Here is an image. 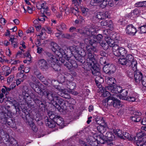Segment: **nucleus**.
I'll use <instances>...</instances> for the list:
<instances>
[{"label": "nucleus", "instance_id": "obj_1", "mask_svg": "<svg viewBox=\"0 0 146 146\" xmlns=\"http://www.w3.org/2000/svg\"><path fill=\"white\" fill-rule=\"evenodd\" d=\"M45 94H46V96H45L59 112H63V110L66 109V104L61 98L58 96V94H54L53 93L49 92H47Z\"/></svg>", "mask_w": 146, "mask_h": 146}, {"label": "nucleus", "instance_id": "obj_2", "mask_svg": "<svg viewBox=\"0 0 146 146\" xmlns=\"http://www.w3.org/2000/svg\"><path fill=\"white\" fill-rule=\"evenodd\" d=\"M119 63L123 66H128L135 71L137 69V62L131 54L127 55L126 58H121L119 59Z\"/></svg>", "mask_w": 146, "mask_h": 146}, {"label": "nucleus", "instance_id": "obj_3", "mask_svg": "<svg viewBox=\"0 0 146 146\" xmlns=\"http://www.w3.org/2000/svg\"><path fill=\"white\" fill-rule=\"evenodd\" d=\"M87 51L88 52L85 55L87 63L86 66L89 68H91L93 66H96V62L93 53L96 52L98 50L95 46H92L88 48Z\"/></svg>", "mask_w": 146, "mask_h": 146}, {"label": "nucleus", "instance_id": "obj_4", "mask_svg": "<svg viewBox=\"0 0 146 146\" xmlns=\"http://www.w3.org/2000/svg\"><path fill=\"white\" fill-rule=\"evenodd\" d=\"M76 31L80 33L82 36H90L91 38L95 39L97 42L98 41L101 40L103 38L102 36L100 34L96 36L95 35L96 33L95 29L93 27L83 29H79L77 30Z\"/></svg>", "mask_w": 146, "mask_h": 146}, {"label": "nucleus", "instance_id": "obj_5", "mask_svg": "<svg viewBox=\"0 0 146 146\" xmlns=\"http://www.w3.org/2000/svg\"><path fill=\"white\" fill-rule=\"evenodd\" d=\"M53 82H57L55 80H53L51 81V84L55 88V89L54 90H45L44 91L42 92V95H44V96H46V94H45L47 92H49L51 93H53L54 94H58V96L60 97L59 96H64L62 95V94L61 93L64 94V95H66L67 94V90L65 89H62L59 86H58L55 85H54Z\"/></svg>", "mask_w": 146, "mask_h": 146}, {"label": "nucleus", "instance_id": "obj_6", "mask_svg": "<svg viewBox=\"0 0 146 146\" xmlns=\"http://www.w3.org/2000/svg\"><path fill=\"white\" fill-rule=\"evenodd\" d=\"M47 60L49 63L50 66H51L55 71H59L60 70V67L56 64V62L57 61L55 56L51 53L47 52Z\"/></svg>", "mask_w": 146, "mask_h": 146}, {"label": "nucleus", "instance_id": "obj_7", "mask_svg": "<svg viewBox=\"0 0 146 146\" xmlns=\"http://www.w3.org/2000/svg\"><path fill=\"white\" fill-rule=\"evenodd\" d=\"M113 54L116 56H121L119 59L121 58H125V56H127V51L125 49L122 47H119L117 44L114 45L113 48Z\"/></svg>", "mask_w": 146, "mask_h": 146}, {"label": "nucleus", "instance_id": "obj_8", "mask_svg": "<svg viewBox=\"0 0 146 146\" xmlns=\"http://www.w3.org/2000/svg\"><path fill=\"white\" fill-rule=\"evenodd\" d=\"M65 76H64L63 77H62L60 80L61 82H64L65 80V78H66L67 81L65 82L68 85V88L70 90L75 89L76 87V85L75 83L69 80L73 78L72 76L70 74L68 73L65 74Z\"/></svg>", "mask_w": 146, "mask_h": 146}, {"label": "nucleus", "instance_id": "obj_9", "mask_svg": "<svg viewBox=\"0 0 146 146\" xmlns=\"http://www.w3.org/2000/svg\"><path fill=\"white\" fill-rule=\"evenodd\" d=\"M60 61L69 70L72 69H73L77 67V64L74 60L67 58L64 60L62 58Z\"/></svg>", "mask_w": 146, "mask_h": 146}, {"label": "nucleus", "instance_id": "obj_10", "mask_svg": "<svg viewBox=\"0 0 146 146\" xmlns=\"http://www.w3.org/2000/svg\"><path fill=\"white\" fill-rule=\"evenodd\" d=\"M142 132L138 133L134 139L137 141L136 144L138 146H146V136Z\"/></svg>", "mask_w": 146, "mask_h": 146}, {"label": "nucleus", "instance_id": "obj_11", "mask_svg": "<svg viewBox=\"0 0 146 146\" xmlns=\"http://www.w3.org/2000/svg\"><path fill=\"white\" fill-rule=\"evenodd\" d=\"M114 44V41L110 37L106 36L105 37V41L101 43V45L105 50H107L109 47L113 48Z\"/></svg>", "mask_w": 146, "mask_h": 146}, {"label": "nucleus", "instance_id": "obj_12", "mask_svg": "<svg viewBox=\"0 0 146 146\" xmlns=\"http://www.w3.org/2000/svg\"><path fill=\"white\" fill-rule=\"evenodd\" d=\"M37 65L42 70H46L50 67L49 63L48 61L47 62L43 59H40L38 61Z\"/></svg>", "mask_w": 146, "mask_h": 146}, {"label": "nucleus", "instance_id": "obj_13", "mask_svg": "<svg viewBox=\"0 0 146 146\" xmlns=\"http://www.w3.org/2000/svg\"><path fill=\"white\" fill-rule=\"evenodd\" d=\"M0 136L3 142L12 143L11 139H13L11 137H10L9 135L5 132L3 129H0Z\"/></svg>", "mask_w": 146, "mask_h": 146}, {"label": "nucleus", "instance_id": "obj_14", "mask_svg": "<svg viewBox=\"0 0 146 146\" xmlns=\"http://www.w3.org/2000/svg\"><path fill=\"white\" fill-rule=\"evenodd\" d=\"M33 81L34 83L32 82L30 83L29 84L30 86L35 92L38 93H40L41 95L43 96L42 94V92H44V91H42L41 89L38 87V84L39 83L38 81L35 78H33Z\"/></svg>", "mask_w": 146, "mask_h": 146}, {"label": "nucleus", "instance_id": "obj_15", "mask_svg": "<svg viewBox=\"0 0 146 146\" xmlns=\"http://www.w3.org/2000/svg\"><path fill=\"white\" fill-rule=\"evenodd\" d=\"M106 89H108L114 94L122 92L123 90L121 87L117 86L115 85L108 86L106 88Z\"/></svg>", "mask_w": 146, "mask_h": 146}, {"label": "nucleus", "instance_id": "obj_16", "mask_svg": "<svg viewBox=\"0 0 146 146\" xmlns=\"http://www.w3.org/2000/svg\"><path fill=\"white\" fill-rule=\"evenodd\" d=\"M68 50L69 49L67 47H66L64 50L60 48L58 50L56 51V54L59 57H62L65 58L66 56L68 55Z\"/></svg>", "mask_w": 146, "mask_h": 146}, {"label": "nucleus", "instance_id": "obj_17", "mask_svg": "<svg viewBox=\"0 0 146 146\" xmlns=\"http://www.w3.org/2000/svg\"><path fill=\"white\" fill-rule=\"evenodd\" d=\"M137 31L136 28L132 24H129L126 26L125 32L127 34L129 35L134 36Z\"/></svg>", "mask_w": 146, "mask_h": 146}, {"label": "nucleus", "instance_id": "obj_18", "mask_svg": "<svg viewBox=\"0 0 146 146\" xmlns=\"http://www.w3.org/2000/svg\"><path fill=\"white\" fill-rule=\"evenodd\" d=\"M92 135L89 136L87 138V140L89 144L92 146H99L100 144L99 143L97 138L92 134Z\"/></svg>", "mask_w": 146, "mask_h": 146}, {"label": "nucleus", "instance_id": "obj_19", "mask_svg": "<svg viewBox=\"0 0 146 146\" xmlns=\"http://www.w3.org/2000/svg\"><path fill=\"white\" fill-rule=\"evenodd\" d=\"M82 50H83L79 46L74 45L69 47L68 51L70 53H71L76 56L79 54Z\"/></svg>", "mask_w": 146, "mask_h": 146}, {"label": "nucleus", "instance_id": "obj_20", "mask_svg": "<svg viewBox=\"0 0 146 146\" xmlns=\"http://www.w3.org/2000/svg\"><path fill=\"white\" fill-rule=\"evenodd\" d=\"M141 113L138 111H135L133 113L131 117H130V119L133 122H138L141 120L140 115Z\"/></svg>", "mask_w": 146, "mask_h": 146}, {"label": "nucleus", "instance_id": "obj_21", "mask_svg": "<svg viewBox=\"0 0 146 146\" xmlns=\"http://www.w3.org/2000/svg\"><path fill=\"white\" fill-rule=\"evenodd\" d=\"M26 120L30 127H31L32 129L34 132H36L37 130V129L34 123L33 122V119L32 117H31L30 115L27 114L26 115Z\"/></svg>", "mask_w": 146, "mask_h": 146}, {"label": "nucleus", "instance_id": "obj_22", "mask_svg": "<svg viewBox=\"0 0 146 146\" xmlns=\"http://www.w3.org/2000/svg\"><path fill=\"white\" fill-rule=\"evenodd\" d=\"M134 79L137 84H139L142 80L143 77V76L142 73L138 70L134 71Z\"/></svg>", "mask_w": 146, "mask_h": 146}, {"label": "nucleus", "instance_id": "obj_23", "mask_svg": "<svg viewBox=\"0 0 146 146\" xmlns=\"http://www.w3.org/2000/svg\"><path fill=\"white\" fill-rule=\"evenodd\" d=\"M97 132L96 131V133L92 132V134H94V135L97 138V140L98 141L99 143H100L104 144L107 142L106 139L105 138L104 136L102 135H98L97 134Z\"/></svg>", "mask_w": 146, "mask_h": 146}, {"label": "nucleus", "instance_id": "obj_24", "mask_svg": "<svg viewBox=\"0 0 146 146\" xmlns=\"http://www.w3.org/2000/svg\"><path fill=\"white\" fill-rule=\"evenodd\" d=\"M85 55V52L83 50L81 51L79 54L75 56L76 60L82 63H84L85 62L84 56Z\"/></svg>", "mask_w": 146, "mask_h": 146}, {"label": "nucleus", "instance_id": "obj_25", "mask_svg": "<svg viewBox=\"0 0 146 146\" xmlns=\"http://www.w3.org/2000/svg\"><path fill=\"white\" fill-rule=\"evenodd\" d=\"M106 0H92V3H94L93 5H96V4L99 5V7L102 9L106 7L107 3L105 2Z\"/></svg>", "mask_w": 146, "mask_h": 146}, {"label": "nucleus", "instance_id": "obj_26", "mask_svg": "<svg viewBox=\"0 0 146 146\" xmlns=\"http://www.w3.org/2000/svg\"><path fill=\"white\" fill-rule=\"evenodd\" d=\"M25 96H27V97H30V98L32 99L35 103L37 104V105L38 106H40V105H43V104L41 101L39 100L37 96L34 94H32L31 95L29 96L28 94H25Z\"/></svg>", "mask_w": 146, "mask_h": 146}, {"label": "nucleus", "instance_id": "obj_27", "mask_svg": "<svg viewBox=\"0 0 146 146\" xmlns=\"http://www.w3.org/2000/svg\"><path fill=\"white\" fill-rule=\"evenodd\" d=\"M85 38L84 40L85 43L86 44L92 45L93 44H96L97 42L95 39L91 38L90 36H82Z\"/></svg>", "mask_w": 146, "mask_h": 146}, {"label": "nucleus", "instance_id": "obj_28", "mask_svg": "<svg viewBox=\"0 0 146 146\" xmlns=\"http://www.w3.org/2000/svg\"><path fill=\"white\" fill-rule=\"evenodd\" d=\"M106 128V124L100 125L96 128H94L93 129L94 132L96 133V131L97 132H99V133H103L105 132Z\"/></svg>", "mask_w": 146, "mask_h": 146}, {"label": "nucleus", "instance_id": "obj_29", "mask_svg": "<svg viewBox=\"0 0 146 146\" xmlns=\"http://www.w3.org/2000/svg\"><path fill=\"white\" fill-rule=\"evenodd\" d=\"M96 66H93L91 68H89L91 70L92 74L94 75L96 77L102 76L101 74L99 71V69L98 67H96Z\"/></svg>", "mask_w": 146, "mask_h": 146}, {"label": "nucleus", "instance_id": "obj_30", "mask_svg": "<svg viewBox=\"0 0 146 146\" xmlns=\"http://www.w3.org/2000/svg\"><path fill=\"white\" fill-rule=\"evenodd\" d=\"M108 13L107 12L105 13L99 12L96 13V17L100 19H103L108 17Z\"/></svg>", "mask_w": 146, "mask_h": 146}, {"label": "nucleus", "instance_id": "obj_31", "mask_svg": "<svg viewBox=\"0 0 146 146\" xmlns=\"http://www.w3.org/2000/svg\"><path fill=\"white\" fill-rule=\"evenodd\" d=\"M101 25L102 27H109L111 28L113 27V23L110 20H107L102 21L101 22Z\"/></svg>", "mask_w": 146, "mask_h": 146}, {"label": "nucleus", "instance_id": "obj_32", "mask_svg": "<svg viewBox=\"0 0 146 146\" xmlns=\"http://www.w3.org/2000/svg\"><path fill=\"white\" fill-rule=\"evenodd\" d=\"M105 136L106 140L109 141H113L114 140L115 137L114 133L110 132H107Z\"/></svg>", "mask_w": 146, "mask_h": 146}, {"label": "nucleus", "instance_id": "obj_33", "mask_svg": "<svg viewBox=\"0 0 146 146\" xmlns=\"http://www.w3.org/2000/svg\"><path fill=\"white\" fill-rule=\"evenodd\" d=\"M117 96L116 94H110V96L106 99L109 106L113 105V100H114L115 98Z\"/></svg>", "mask_w": 146, "mask_h": 146}, {"label": "nucleus", "instance_id": "obj_34", "mask_svg": "<svg viewBox=\"0 0 146 146\" xmlns=\"http://www.w3.org/2000/svg\"><path fill=\"white\" fill-rule=\"evenodd\" d=\"M45 121L46 125L50 128H52L55 126V122L49 119L47 117L45 118Z\"/></svg>", "mask_w": 146, "mask_h": 146}, {"label": "nucleus", "instance_id": "obj_35", "mask_svg": "<svg viewBox=\"0 0 146 146\" xmlns=\"http://www.w3.org/2000/svg\"><path fill=\"white\" fill-rule=\"evenodd\" d=\"M140 132H139L140 133ZM139 133H137L136 136L133 137V138L131 137V136L128 133L126 132H123V137L125 138L124 139H128V140L129 141H135L136 142V143L137 142V141L135 140L134 139L135 137H137V135Z\"/></svg>", "mask_w": 146, "mask_h": 146}, {"label": "nucleus", "instance_id": "obj_36", "mask_svg": "<svg viewBox=\"0 0 146 146\" xmlns=\"http://www.w3.org/2000/svg\"><path fill=\"white\" fill-rule=\"evenodd\" d=\"M54 121L59 125L62 126L64 125V121L63 119L59 116H56L53 120Z\"/></svg>", "mask_w": 146, "mask_h": 146}, {"label": "nucleus", "instance_id": "obj_37", "mask_svg": "<svg viewBox=\"0 0 146 146\" xmlns=\"http://www.w3.org/2000/svg\"><path fill=\"white\" fill-rule=\"evenodd\" d=\"M18 39L16 38H14V36L12 35L9 40L11 42L12 46L14 48L17 47L19 43L17 42Z\"/></svg>", "mask_w": 146, "mask_h": 146}, {"label": "nucleus", "instance_id": "obj_38", "mask_svg": "<svg viewBox=\"0 0 146 146\" xmlns=\"http://www.w3.org/2000/svg\"><path fill=\"white\" fill-rule=\"evenodd\" d=\"M95 81L97 86L100 88L101 84L102 83L104 82V79L102 76L100 77H95Z\"/></svg>", "mask_w": 146, "mask_h": 146}, {"label": "nucleus", "instance_id": "obj_39", "mask_svg": "<svg viewBox=\"0 0 146 146\" xmlns=\"http://www.w3.org/2000/svg\"><path fill=\"white\" fill-rule=\"evenodd\" d=\"M0 118L1 119V122L3 124L7 125L8 118L6 116V114L4 113H0Z\"/></svg>", "mask_w": 146, "mask_h": 146}, {"label": "nucleus", "instance_id": "obj_40", "mask_svg": "<svg viewBox=\"0 0 146 146\" xmlns=\"http://www.w3.org/2000/svg\"><path fill=\"white\" fill-rule=\"evenodd\" d=\"M2 69L3 70L5 71L4 75L5 76H8L11 72V70L10 69L9 67L4 66L2 67Z\"/></svg>", "mask_w": 146, "mask_h": 146}, {"label": "nucleus", "instance_id": "obj_41", "mask_svg": "<svg viewBox=\"0 0 146 146\" xmlns=\"http://www.w3.org/2000/svg\"><path fill=\"white\" fill-rule=\"evenodd\" d=\"M106 82L109 85V86H113V84H115L116 80L113 77H108L106 79Z\"/></svg>", "mask_w": 146, "mask_h": 146}, {"label": "nucleus", "instance_id": "obj_42", "mask_svg": "<svg viewBox=\"0 0 146 146\" xmlns=\"http://www.w3.org/2000/svg\"><path fill=\"white\" fill-rule=\"evenodd\" d=\"M114 133L115 135L118 136L121 139H124L121 130L117 129L114 131Z\"/></svg>", "mask_w": 146, "mask_h": 146}, {"label": "nucleus", "instance_id": "obj_43", "mask_svg": "<svg viewBox=\"0 0 146 146\" xmlns=\"http://www.w3.org/2000/svg\"><path fill=\"white\" fill-rule=\"evenodd\" d=\"M113 106L116 108L121 107L122 105L119 100L115 98L113 104Z\"/></svg>", "mask_w": 146, "mask_h": 146}, {"label": "nucleus", "instance_id": "obj_44", "mask_svg": "<svg viewBox=\"0 0 146 146\" xmlns=\"http://www.w3.org/2000/svg\"><path fill=\"white\" fill-rule=\"evenodd\" d=\"M66 25L64 23H61L59 25L56 27L57 30L59 31H61L64 30L66 29Z\"/></svg>", "mask_w": 146, "mask_h": 146}, {"label": "nucleus", "instance_id": "obj_45", "mask_svg": "<svg viewBox=\"0 0 146 146\" xmlns=\"http://www.w3.org/2000/svg\"><path fill=\"white\" fill-rule=\"evenodd\" d=\"M107 87H106L105 88H102V92L103 93L102 96L104 97L108 96L109 97V95H110V94L109 91H110L108 89H106V88Z\"/></svg>", "mask_w": 146, "mask_h": 146}, {"label": "nucleus", "instance_id": "obj_46", "mask_svg": "<svg viewBox=\"0 0 146 146\" xmlns=\"http://www.w3.org/2000/svg\"><path fill=\"white\" fill-rule=\"evenodd\" d=\"M129 96L126 98V100L129 101L134 102L136 100V97L134 96V94H133L132 95L129 94Z\"/></svg>", "mask_w": 146, "mask_h": 146}, {"label": "nucleus", "instance_id": "obj_47", "mask_svg": "<svg viewBox=\"0 0 146 146\" xmlns=\"http://www.w3.org/2000/svg\"><path fill=\"white\" fill-rule=\"evenodd\" d=\"M134 70H133V69H129L126 72L127 75L128 77L131 78L134 75Z\"/></svg>", "mask_w": 146, "mask_h": 146}, {"label": "nucleus", "instance_id": "obj_48", "mask_svg": "<svg viewBox=\"0 0 146 146\" xmlns=\"http://www.w3.org/2000/svg\"><path fill=\"white\" fill-rule=\"evenodd\" d=\"M51 45L52 47V50L56 53V51L58 50L60 47L58 46L56 43L54 42H52L51 43Z\"/></svg>", "mask_w": 146, "mask_h": 146}, {"label": "nucleus", "instance_id": "obj_49", "mask_svg": "<svg viewBox=\"0 0 146 146\" xmlns=\"http://www.w3.org/2000/svg\"><path fill=\"white\" fill-rule=\"evenodd\" d=\"M7 124L11 127H14L15 125V123L14 121L12 119L9 118L7 119Z\"/></svg>", "mask_w": 146, "mask_h": 146}, {"label": "nucleus", "instance_id": "obj_50", "mask_svg": "<svg viewBox=\"0 0 146 146\" xmlns=\"http://www.w3.org/2000/svg\"><path fill=\"white\" fill-rule=\"evenodd\" d=\"M116 70L115 67L113 64H110L109 71V74H110L113 73Z\"/></svg>", "mask_w": 146, "mask_h": 146}, {"label": "nucleus", "instance_id": "obj_51", "mask_svg": "<svg viewBox=\"0 0 146 146\" xmlns=\"http://www.w3.org/2000/svg\"><path fill=\"white\" fill-rule=\"evenodd\" d=\"M97 123L99 125H105L106 123L104 121L102 118H96V119Z\"/></svg>", "mask_w": 146, "mask_h": 146}, {"label": "nucleus", "instance_id": "obj_52", "mask_svg": "<svg viewBox=\"0 0 146 146\" xmlns=\"http://www.w3.org/2000/svg\"><path fill=\"white\" fill-rule=\"evenodd\" d=\"M110 64H106L104 66L103 68V71L106 73L109 74Z\"/></svg>", "mask_w": 146, "mask_h": 146}, {"label": "nucleus", "instance_id": "obj_53", "mask_svg": "<svg viewBox=\"0 0 146 146\" xmlns=\"http://www.w3.org/2000/svg\"><path fill=\"white\" fill-rule=\"evenodd\" d=\"M136 6L138 7H143L146 6V1H140L137 2L135 4Z\"/></svg>", "mask_w": 146, "mask_h": 146}, {"label": "nucleus", "instance_id": "obj_54", "mask_svg": "<svg viewBox=\"0 0 146 146\" xmlns=\"http://www.w3.org/2000/svg\"><path fill=\"white\" fill-rule=\"evenodd\" d=\"M141 33H146V24L139 27Z\"/></svg>", "mask_w": 146, "mask_h": 146}, {"label": "nucleus", "instance_id": "obj_55", "mask_svg": "<svg viewBox=\"0 0 146 146\" xmlns=\"http://www.w3.org/2000/svg\"><path fill=\"white\" fill-rule=\"evenodd\" d=\"M17 77L20 78L19 79H24V80L26 78V76H25L23 72L22 71L20 73H18L17 74Z\"/></svg>", "mask_w": 146, "mask_h": 146}, {"label": "nucleus", "instance_id": "obj_56", "mask_svg": "<svg viewBox=\"0 0 146 146\" xmlns=\"http://www.w3.org/2000/svg\"><path fill=\"white\" fill-rule=\"evenodd\" d=\"M44 17H46V16H45L44 15L42 14L41 15H40L38 17V20L39 22L43 23L45 21Z\"/></svg>", "mask_w": 146, "mask_h": 146}, {"label": "nucleus", "instance_id": "obj_57", "mask_svg": "<svg viewBox=\"0 0 146 146\" xmlns=\"http://www.w3.org/2000/svg\"><path fill=\"white\" fill-rule=\"evenodd\" d=\"M48 113L49 118L51 119L54 120V118L56 116L54 115V113L52 111H49Z\"/></svg>", "mask_w": 146, "mask_h": 146}, {"label": "nucleus", "instance_id": "obj_58", "mask_svg": "<svg viewBox=\"0 0 146 146\" xmlns=\"http://www.w3.org/2000/svg\"><path fill=\"white\" fill-rule=\"evenodd\" d=\"M82 11L84 15H86L87 14L88 11V8L84 7H82L81 8Z\"/></svg>", "mask_w": 146, "mask_h": 146}, {"label": "nucleus", "instance_id": "obj_59", "mask_svg": "<svg viewBox=\"0 0 146 146\" xmlns=\"http://www.w3.org/2000/svg\"><path fill=\"white\" fill-rule=\"evenodd\" d=\"M26 69H27V68H24V66L23 65H21L20 66V67L19 68V70L21 71H23V72H25V73H28L29 72V71H25V70Z\"/></svg>", "mask_w": 146, "mask_h": 146}, {"label": "nucleus", "instance_id": "obj_60", "mask_svg": "<svg viewBox=\"0 0 146 146\" xmlns=\"http://www.w3.org/2000/svg\"><path fill=\"white\" fill-rule=\"evenodd\" d=\"M125 42L126 43L127 45L126 46L130 49H132L133 48V45L130 43L129 40H127L125 41Z\"/></svg>", "mask_w": 146, "mask_h": 146}, {"label": "nucleus", "instance_id": "obj_61", "mask_svg": "<svg viewBox=\"0 0 146 146\" xmlns=\"http://www.w3.org/2000/svg\"><path fill=\"white\" fill-rule=\"evenodd\" d=\"M14 78V76L13 75H11L9 76L7 78V82L9 84L11 82Z\"/></svg>", "mask_w": 146, "mask_h": 146}, {"label": "nucleus", "instance_id": "obj_62", "mask_svg": "<svg viewBox=\"0 0 146 146\" xmlns=\"http://www.w3.org/2000/svg\"><path fill=\"white\" fill-rule=\"evenodd\" d=\"M25 56L27 58V60L29 61L31 60V56L29 51L26 52L25 54Z\"/></svg>", "mask_w": 146, "mask_h": 146}, {"label": "nucleus", "instance_id": "obj_63", "mask_svg": "<svg viewBox=\"0 0 146 146\" xmlns=\"http://www.w3.org/2000/svg\"><path fill=\"white\" fill-rule=\"evenodd\" d=\"M113 0H106L105 2L107 3V5H108L109 6L112 7L113 5Z\"/></svg>", "mask_w": 146, "mask_h": 146}, {"label": "nucleus", "instance_id": "obj_64", "mask_svg": "<svg viewBox=\"0 0 146 146\" xmlns=\"http://www.w3.org/2000/svg\"><path fill=\"white\" fill-rule=\"evenodd\" d=\"M142 84L145 87H146V77L144 76L141 81Z\"/></svg>", "mask_w": 146, "mask_h": 146}]
</instances>
